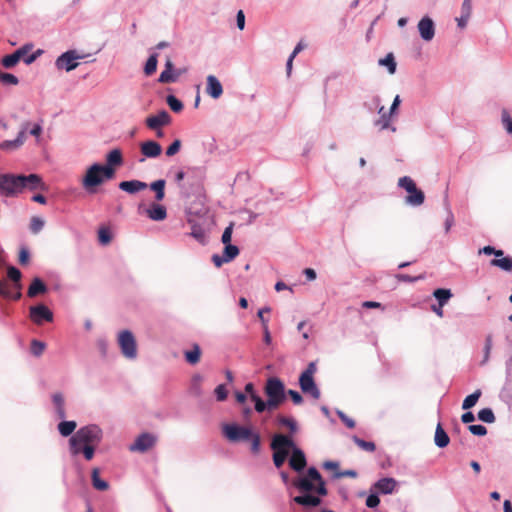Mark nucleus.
I'll return each mask as SVG.
<instances>
[{
	"label": "nucleus",
	"mask_w": 512,
	"mask_h": 512,
	"mask_svg": "<svg viewBox=\"0 0 512 512\" xmlns=\"http://www.w3.org/2000/svg\"><path fill=\"white\" fill-rule=\"evenodd\" d=\"M277 420L280 425L287 427L291 432L296 431L297 424L294 419L279 415Z\"/></svg>",
	"instance_id": "obj_49"
},
{
	"label": "nucleus",
	"mask_w": 512,
	"mask_h": 512,
	"mask_svg": "<svg viewBox=\"0 0 512 512\" xmlns=\"http://www.w3.org/2000/svg\"><path fill=\"white\" fill-rule=\"evenodd\" d=\"M80 58L81 56L75 50H69L57 58L55 65L58 69H64L69 72L78 66L77 60Z\"/></svg>",
	"instance_id": "obj_10"
},
{
	"label": "nucleus",
	"mask_w": 512,
	"mask_h": 512,
	"mask_svg": "<svg viewBox=\"0 0 512 512\" xmlns=\"http://www.w3.org/2000/svg\"><path fill=\"white\" fill-rule=\"evenodd\" d=\"M123 164L122 152L120 149L111 150L106 156V164L103 167L115 169Z\"/></svg>",
	"instance_id": "obj_25"
},
{
	"label": "nucleus",
	"mask_w": 512,
	"mask_h": 512,
	"mask_svg": "<svg viewBox=\"0 0 512 512\" xmlns=\"http://www.w3.org/2000/svg\"><path fill=\"white\" fill-rule=\"evenodd\" d=\"M7 276L8 278L13 282V286L17 289V292L13 295L11 293V299L13 300H19L22 296L20 289H21V278L22 274L19 269H17L14 266H9L7 268Z\"/></svg>",
	"instance_id": "obj_17"
},
{
	"label": "nucleus",
	"mask_w": 512,
	"mask_h": 512,
	"mask_svg": "<svg viewBox=\"0 0 512 512\" xmlns=\"http://www.w3.org/2000/svg\"><path fill=\"white\" fill-rule=\"evenodd\" d=\"M76 426L77 424L75 421H62L58 424V430L62 436L67 437L74 432Z\"/></svg>",
	"instance_id": "obj_37"
},
{
	"label": "nucleus",
	"mask_w": 512,
	"mask_h": 512,
	"mask_svg": "<svg viewBox=\"0 0 512 512\" xmlns=\"http://www.w3.org/2000/svg\"><path fill=\"white\" fill-rule=\"evenodd\" d=\"M146 214L153 221H162L167 217V210L163 205L152 203Z\"/></svg>",
	"instance_id": "obj_23"
},
{
	"label": "nucleus",
	"mask_w": 512,
	"mask_h": 512,
	"mask_svg": "<svg viewBox=\"0 0 512 512\" xmlns=\"http://www.w3.org/2000/svg\"><path fill=\"white\" fill-rule=\"evenodd\" d=\"M490 264L507 272L512 271V257L509 256L493 259Z\"/></svg>",
	"instance_id": "obj_36"
},
{
	"label": "nucleus",
	"mask_w": 512,
	"mask_h": 512,
	"mask_svg": "<svg viewBox=\"0 0 512 512\" xmlns=\"http://www.w3.org/2000/svg\"><path fill=\"white\" fill-rule=\"evenodd\" d=\"M99 473L100 472L98 468H94L92 470V485L96 490L106 491L109 488V485L106 481L99 477Z\"/></svg>",
	"instance_id": "obj_35"
},
{
	"label": "nucleus",
	"mask_w": 512,
	"mask_h": 512,
	"mask_svg": "<svg viewBox=\"0 0 512 512\" xmlns=\"http://www.w3.org/2000/svg\"><path fill=\"white\" fill-rule=\"evenodd\" d=\"M29 260H30V254H29L28 249L21 248L19 251V257H18L19 263L21 265H27L29 263Z\"/></svg>",
	"instance_id": "obj_60"
},
{
	"label": "nucleus",
	"mask_w": 512,
	"mask_h": 512,
	"mask_svg": "<svg viewBox=\"0 0 512 512\" xmlns=\"http://www.w3.org/2000/svg\"><path fill=\"white\" fill-rule=\"evenodd\" d=\"M293 501L299 505L309 507H316L321 503V499L319 497L310 494L296 496L293 498Z\"/></svg>",
	"instance_id": "obj_27"
},
{
	"label": "nucleus",
	"mask_w": 512,
	"mask_h": 512,
	"mask_svg": "<svg viewBox=\"0 0 512 512\" xmlns=\"http://www.w3.org/2000/svg\"><path fill=\"white\" fill-rule=\"evenodd\" d=\"M156 437L150 433H142L130 446L131 451L146 452L156 444Z\"/></svg>",
	"instance_id": "obj_12"
},
{
	"label": "nucleus",
	"mask_w": 512,
	"mask_h": 512,
	"mask_svg": "<svg viewBox=\"0 0 512 512\" xmlns=\"http://www.w3.org/2000/svg\"><path fill=\"white\" fill-rule=\"evenodd\" d=\"M316 371L315 362H310L299 377V385L303 393L310 394L314 399H319L321 393L314 381Z\"/></svg>",
	"instance_id": "obj_6"
},
{
	"label": "nucleus",
	"mask_w": 512,
	"mask_h": 512,
	"mask_svg": "<svg viewBox=\"0 0 512 512\" xmlns=\"http://www.w3.org/2000/svg\"><path fill=\"white\" fill-rule=\"evenodd\" d=\"M502 124L507 132L512 134V117L505 110L502 112Z\"/></svg>",
	"instance_id": "obj_53"
},
{
	"label": "nucleus",
	"mask_w": 512,
	"mask_h": 512,
	"mask_svg": "<svg viewBox=\"0 0 512 512\" xmlns=\"http://www.w3.org/2000/svg\"><path fill=\"white\" fill-rule=\"evenodd\" d=\"M115 177V169L103 167V165L95 163L88 167L85 175L82 178V187L88 193H95L96 188L103 184L106 180H111Z\"/></svg>",
	"instance_id": "obj_2"
},
{
	"label": "nucleus",
	"mask_w": 512,
	"mask_h": 512,
	"mask_svg": "<svg viewBox=\"0 0 512 512\" xmlns=\"http://www.w3.org/2000/svg\"><path fill=\"white\" fill-rule=\"evenodd\" d=\"M102 430L99 426L91 424L81 427L69 439V451L71 455L83 454L87 461L93 459L96 447L102 440Z\"/></svg>",
	"instance_id": "obj_1"
},
{
	"label": "nucleus",
	"mask_w": 512,
	"mask_h": 512,
	"mask_svg": "<svg viewBox=\"0 0 512 512\" xmlns=\"http://www.w3.org/2000/svg\"><path fill=\"white\" fill-rule=\"evenodd\" d=\"M44 224H45V222L43 219H41L40 217L34 216L31 218L29 227L33 234H37L43 229Z\"/></svg>",
	"instance_id": "obj_47"
},
{
	"label": "nucleus",
	"mask_w": 512,
	"mask_h": 512,
	"mask_svg": "<svg viewBox=\"0 0 512 512\" xmlns=\"http://www.w3.org/2000/svg\"><path fill=\"white\" fill-rule=\"evenodd\" d=\"M48 291V288L46 284L38 277H35L28 290H27V296L30 298H35L40 294H44Z\"/></svg>",
	"instance_id": "obj_24"
},
{
	"label": "nucleus",
	"mask_w": 512,
	"mask_h": 512,
	"mask_svg": "<svg viewBox=\"0 0 512 512\" xmlns=\"http://www.w3.org/2000/svg\"><path fill=\"white\" fill-rule=\"evenodd\" d=\"M0 296L9 298L11 297V292L9 290V284L7 280H0Z\"/></svg>",
	"instance_id": "obj_61"
},
{
	"label": "nucleus",
	"mask_w": 512,
	"mask_h": 512,
	"mask_svg": "<svg viewBox=\"0 0 512 512\" xmlns=\"http://www.w3.org/2000/svg\"><path fill=\"white\" fill-rule=\"evenodd\" d=\"M23 191L22 175H0V193L6 197L14 196Z\"/></svg>",
	"instance_id": "obj_8"
},
{
	"label": "nucleus",
	"mask_w": 512,
	"mask_h": 512,
	"mask_svg": "<svg viewBox=\"0 0 512 512\" xmlns=\"http://www.w3.org/2000/svg\"><path fill=\"white\" fill-rule=\"evenodd\" d=\"M379 65L386 66L390 74L396 72V61L393 53H388L385 58L379 60Z\"/></svg>",
	"instance_id": "obj_38"
},
{
	"label": "nucleus",
	"mask_w": 512,
	"mask_h": 512,
	"mask_svg": "<svg viewBox=\"0 0 512 512\" xmlns=\"http://www.w3.org/2000/svg\"><path fill=\"white\" fill-rule=\"evenodd\" d=\"M25 132H26V130L23 129L19 132V134L15 140H12V141L7 140V141L2 142L0 144V148L7 150V149H16V148L20 147L21 145H23V143L26 140Z\"/></svg>",
	"instance_id": "obj_31"
},
{
	"label": "nucleus",
	"mask_w": 512,
	"mask_h": 512,
	"mask_svg": "<svg viewBox=\"0 0 512 512\" xmlns=\"http://www.w3.org/2000/svg\"><path fill=\"white\" fill-rule=\"evenodd\" d=\"M491 349H492V337L487 336L486 340H485L484 359H483L482 363H486L488 361Z\"/></svg>",
	"instance_id": "obj_58"
},
{
	"label": "nucleus",
	"mask_w": 512,
	"mask_h": 512,
	"mask_svg": "<svg viewBox=\"0 0 512 512\" xmlns=\"http://www.w3.org/2000/svg\"><path fill=\"white\" fill-rule=\"evenodd\" d=\"M29 312L31 320L37 325H41L44 321L51 322L53 320V313L44 304L30 307Z\"/></svg>",
	"instance_id": "obj_11"
},
{
	"label": "nucleus",
	"mask_w": 512,
	"mask_h": 512,
	"mask_svg": "<svg viewBox=\"0 0 512 512\" xmlns=\"http://www.w3.org/2000/svg\"><path fill=\"white\" fill-rule=\"evenodd\" d=\"M293 485L301 492L316 491V486L313 484V481L307 477H302L298 480H295Z\"/></svg>",
	"instance_id": "obj_34"
},
{
	"label": "nucleus",
	"mask_w": 512,
	"mask_h": 512,
	"mask_svg": "<svg viewBox=\"0 0 512 512\" xmlns=\"http://www.w3.org/2000/svg\"><path fill=\"white\" fill-rule=\"evenodd\" d=\"M293 446L294 441L291 437L283 434L273 436L270 447L273 450V462L277 468L284 464Z\"/></svg>",
	"instance_id": "obj_4"
},
{
	"label": "nucleus",
	"mask_w": 512,
	"mask_h": 512,
	"mask_svg": "<svg viewBox=\"0 0 512 512\" xmlns=\"http://www.w3.org/2000/svg\"><path fill=\"white\" fill-rule=\"evenodd\" d=\"M157 69V54H152L144 67V72L146 75L150 76L152 75Z\"/></svg>",
	"instance_id": "obj_44"
},
{
	"label": "nucleus",
	"mask_w": 512,
	"mask_h": 512,
	"mask_svg": "<svg viewBox=\"0 0 512 512\" xmlns=\"http://www.w3.org/2000/svg\"><path fill=\"white\" fill-rule=\"evenodd\" d=\"M434 441L439 448L446 447L450 442L448 434L445 432L440 423L436 427Z\"/></svg>",
	"instance_id": "obj_30"
},
{
	"label": "nucleus",
	"mask_w": 512,
	"mask_h": 512,
	"mask_svg": "<svg viewBox=\"0 0 512 512\" xmlns=\"http://www.w3.org/2000/svg\"><path fill=\"white\" fill-rule=\"evenodd\" d=\"M148 185L140 180L122 181L119 183V188L130 194H134L145 190Z\"/></svg>",
	"instance_id": "obj_22"
},
{
	"label": "nucleus",
	"mask_w": 512,
	"mask_h": 512,
	"mask_svg": "<svg viewBox=\"0 0 512 512\" xmlns=\"http://www.w3.org/2000/svg\"><path fill=\"white\" fill-rule=\"evenodd\" d=\"M433 296L440 306H445L453 295L450 289L438 288L433 292Z\"/></svg>",
	"instance_id": "obj_33"
},
{
	"label": "nucleus",
	"mask_w": 512,
	"mask_h": 512,
	"mask_svg": "<svg viewBox=\"0 0 512 512\" xmlns=\"http://www.w3.org/2000/svg\"><path fill=\"white\" fill-rule=\"evenodd\" d=\"M374 487L377 491L388 494L395 489L396 481L393 478H382L375 483Z\"/></svg>",
	"instance_id": "obj_26"
},
{
	"label": "nucleus",
	"mask_w": 512,
	"mask_h": 512,
	"mask_svg": "<svg viewBox=\"0 0 512 512\" xmlns=\"http://www.w3.org/2000/svg\"><path fill=\"white\" fill-rule=\"evenodd\" d=\"M353 442L362 450L367 452H374L376 449L375 443L371 441H365L357 436L352 437Z\"/></svg>",
	"instance_id": "obj_41"
},
{
	"label": "nucleus",
	"mask_w": 512,
	"mask_h": 512,
	"mask_svg": "<svg viewBox=\"0 0 512 512\" xmlns=\"http://www.w3.org/2000/svg\"><path fill=\"white\" fill-rule=\"evenodd\" d=\"M53 403L56 406L57 415L59 418L64 419L66 417L64 398L60 393L53 395Z\"/></svg>",
	"instance_id": "obj_39"
},
{
	"label": "nucleus",
	"mask_w": 512,
	"mask_h": 512,
	"mask_svg": "<svg viewBox=\"0 0 512 512\" xmlns=\"http://www.w3.org/2000/svg\"><path fill=\"white\" fill-rule=\"evenodd\" d=\"M239 254V249L237 246L235 245H232V244H226L225 245V248H224V251H223V255L225 257L224 260L226 261H232L235 257H237Z\"/></svg>",
	"instance_id": "obj_43"
},
{
	"label": "nucleus",
	"mask_w": 512,
	"mask_h": 512,
	"mask_svg": "<svg viewBox=\"0 0 512 512\" xmlns=\"http://www.w3.org/2000/svg\"><path fill=\"white\" fill-rule=\"evenodd\" d=\"M118 344L126 358L134 359L137 356L136 340L130 331L124 330L119 333Z\"/></svg>",
	"instance_id": "obj_9"
},
{
	"label": "nucleus",
	"mask_w": 512,
	"mask_h": 512,
	"mask_svg": "<svg viewBox=\"0 0 512 512\" xmlns=\"http://www.w3.org/2000/svg\"><path fill=\"white\" fill-rule=\"evenodd\" d=\"M307 478H309L311 481L316 482V492L321 495L325 496L327 495V489L325 487V482L322 479L321 474L315 467H310L307 471Z\"/></svg>",
	"instance_id": "obj_21"
},
{
	"label": "nucleus",
	"mask_w": 512,
	"mask_h": 512,
	"mask_svg": "<svg viewBox=\"0 0 512 512\" xmlns=\"http://www.w3.org/2000/svg\"><path fill=\"white\" fill-rule=\"evenodd\" d=\"M252 401L255 403V410L258 413H262L268 408V401L264 402L258 395H253Z\"/></svg>",
	"instance_id": "obj_52"
},
{
	"label": "nucleus",
	"mask_w": 512,
	"mask_h": 512,
	"mask_svg": "<svg viewBox=\"0 0 512 512\" xmlns=\"http://www.w3.org/2000/svg\"><path fill=\"white\" fill-rule=\"evenodd\" d=\"M45 348H46V345L44 342H41L36 339L31 341L30 350L34 356H36V357L41 356L43 354Z\"/></svg>",
	"instance_id": "obj_45"
},
{
	"label": "nucleus",
	"mask_w": 512,
	"mask_h": 512,
	"mask_svg": "<svg viewBox=\"0 0 512 512\" xmlns=\"http://www.w3.org/2000/svg\"><path fill=\"white\" fill-rule=\"evenodd\" d=\"M22 188L29 190L46 191L47 185L42 181V178L37 174H30L28 176L22 175Z\"/></svg>",
	"instance_id": "obj_14"
},
{
	"label": "nucleus",
	"mask_w": 512,
	"mask_h": 512,
	"mask_svg": "<svg viewBox=\"0 0 512 512\" xmlns=\"http://www.w3.org/2000/svg\"><path fill=\"white\" fill-rule=\"evenodd\" d=\"M480 396H481L480 390H476L472 394L468 395L462 403V409L467 410V409H470L473 406H475V404L479 400Z\"/></svg>",
	"instance_id": "obj_40"
},
{
	"label": "nucleus",
	"mask_w": 512,
	"mask_h": 512,
	"mask_svg": "<svg viewBox=\"0 0 512 512\" xmlns=\"http://www.w3.org/2000/svg\"><path fill=\"white\" fill-rule=\"evenodd\" d=\"M145 122L148 128L156 130L161 126L168 125L171 122V117L167 111L162 110L157 115L147 117Z\"/></svg>",
	"instance_id": "obj_15"
},
{
	"label": "nucleus",
	"mask_w": 512,
	"mask_h": 512,
	"mask_svg": "<svg viewBox=\"0 0 512 512\" xmlns=\"http://www.w3.org/2000/svg\"><path fill=\"white\" fill-rule=\"evenodd\" d=\"M398 185L408 193L405 199L407 204L411 206H420L424 203V192L417 188L416 183L412 178L408 176L401 177L398 181Z\"/></svg>",
	"instance_id": "obj_7"
},
{
	"label": "nucleus",
	"mask_w": 512,
	"mask_h": 512,
	"mask_svg": "<svg viewBox=\"0 0 512 512\" xmlns=\"http://www.w3.org/2000/svg\"><path fill=\"white\" fill-rule=\"evenodd\" d=\"M288 395L291 397L292 401L296 405H300L303 402V397L298 391L295 390H288Z\"/></svg>",
	"instance_id": "obj_64"
},
{
	"label": "nucleus",
	"mask_w": 512,
	"mask_h": 512,
	"mask_svg": "<svg viewBox=\"0 0 512 512\" xmlns=\"http://www.w3.org/2000/svg\"><path fill=\"white\" fill-rule=\"evenodd\" d=\"M181 148V141L176 139L166 150V155L171 157L179 152Z\"/></svg>",
	"instance_id": "obj_56"
},
{
	"label": "nucleus",
	"mask_w": 512,
	"mask_h": 512,
	"mask_svg": "<svg viewBox=\"0 0 512 512\" xmlns=\"http://www.w3.org/2000/svg\"><path fill=\"white\" fill-rule=\"evenodd\" d=\"M174 65L170 59L166 61L165 69L159 76V82L161 83H172L176 80V76L173 74Z\"/></svg>",
	"instance_id": "obj_29"
},
{
	"label": "nucleus",
	"mask_w": 512,
	"mask_h": 512,
	"mask_svg": "<svg viewBox=\"0 0 512 512\" xmlns=\"http://www.w3.org/2000/svg\"><path fill=\"white\" fill-rule=\"evenodd\" d=\"M338 416L348 428L352 429L355 427V421L352 418L348 417L345 413L338 412Z\"/></svg>",
	"instance_id": "obj_62"
},
{
	"label": "nucleus",
	"mask_w": 512,
	"mask_h": 512,
	"mask_svg": "<svg viewBox=\"0 0 512 512\" xmlns=\"http://www.w3.org/2000/svg\"><path fill=\"white\" fill-rule=\"evenodd\" d=\"M379 503L380 499L376 494H370L366 499V506L369 508H375Z\"/></svg>",
	"instance_id": "obj_63"
},
{
	"label": "nucleus",
	"mask_w": 512,
	"mask_h": 512,
	"mask_svg": "<svg viewBox=\"0 0 512 512\" xmlns=\"http://www.w3.org/2000/svg\"><path fill=\"white\" fill-rule=\"evenodd\" d=\"M33 49V44L28 43L20 47L15 51V54L19 55V59L22 60L25 64H31L33 63L41 54L42 50H37L34 53H30Z\"/></svg>",
	"instance_id": "obj_16"
},
{
	"label": "nucleus",
	"mask_w": 512,
	"mask_h": 512,
	"mask_svg": "<svg viewBox=\"0 0 512 512\" xmlns=\"http://www.w3.org/2000/svg\"><path fill=\"white\" fill-rule=\"evenodd\" d=\"M0 82L7 85H17L19 80L15 75L0 70Z\"/></svg>",
	"instance_id": "obj_51"
},
{
	"label": "nucleus",
	"mask_w": 512,
	"mask_h": 512,
	"mask_svg": "<svg viewBox=\"0 0 512 512\" xmlns=\"http://www.w3.org/2000/svg\"><path fill=\"white\" fill-rule=\"evenodd\" d=\"M291 450L292 455L289 459L290 467L295 471H302L307 465L303 451L300 450L299 448H295L294 446Z\"/></svg>",
	"instance_id": "obj_19"
},
{
	"label": "nucleus",
	"mask_w": 512,
	"mask_h": 512,
	"mask_svg": "<svg viewBox=\"0 0 512 512\" xmlns=\"http://www.w3.org/2000/svg\"><path fill=\"white\" fill-rule=\"evenodd\" d=\"M191 236L201 243H204L205 241V234L203 230L198 226H193Z\"/></svg>",
	"instance_id": "obj_59"
},
{
	"label": "nucleus",
	"mask_w": 512,
	"mask_h": 512,
	"mask_svg": "<svg viewBox=\"0 0 512 512\" xmlns=\"http://www.w3.org/2000/svg\"><path fill=\"white\" fill-rule=\"evenodd\" d=\"M468 429L472 434L477 436H485L487 434V429L483 425H470Z\"/></svg>",
	"instance_id": "obj_57"
},
{
	"label": "nucleus",
	"mask_w": 512,
	"mask_h": 512,
	"mask_svg": "<svg viewBox=\"0 0 512 512\" xmlns=\"http://www.w3.org/2000/svg\"><path fill=\"white\" fill-rule=\"evenodd\" d=\"M99 242L103 245H107L111 242L112 236L108 228L102 227L98 231Z\"/></svg>",
	"instance_id": "obj_50"
},
{
	"label": "nucleus",
	"mask_w": 512,
	"mask_h": 512,
	"mask_svg": "<svg viewBox=\"0 0 512 512\" xmlns=\"http://www.w3.org/2000/svg\"><path fill=\"white\" fill-rule=\"evenodd\" d=\"M201 354H202V352H201L200 346L198 344L194 343L192 345L191 350H186L184 352V357H185V360L187 363H189L191 365H196L200 361Z\"/></svg>",
	"instance_id": "obj_28"
},
{
	"label": "nucleus",
	"mask_w": 512,
	"mask_h": 512,
	"mask_svg": "<svg viewBox=\"0 0 512 512\" xmlns=\"http://www.w3.org/2000/svg\"><path fill=\"white\" fill-rule=\"evenodd\" d=\"M165 186L166 181L164 179H159L150 184V189L155 191V199L157 201H162L165 197Z\"/></svg>",
	"instance_id": "obj_32"
},
{
	"label": "nucleus",
	"mask_w": 512,
	"mask_h": 512,
	"mask_svg": "<svg viewBox=\"0 0 512 512\" xmlns=\"http://www.w3.org/2000/svg\"><path fill=\"white\" fill-rule=\"evenodd\" d=\"M264 392L268 400V409L278 408L285 400V386L277 377L267 379Z\"/></svg>",
	"instance_id": "obj_5"
},
{
	"label": "nucleus",
	"mask_w": 512,
	"mask_h": 512,
	"mask_svg": "<svg viewBox=\"0 0 512 512\" xmlns=\"http://www.w3.org/2000/svg\"><path fill=\"white\" fill-rule=\"evenodd\" d=\"M233 227L234 223H230L229 226H227L222 234L221 241L223 244H230L232 233H233Z\"/></svg>",
	"instance_id": "obj_54"
},
{
	"label": "nucleus",
	"mask_w": 512,
	"mask_h": 512,
	"mask_svg": "<svg viewBox=\"0 0 512 512\" xmlns=\"http://www.w3.org/2000/svg\"><path fill=\"white\" fill-rule=\"evenodd\" d=\"M19 61H20L19 55L15 54V52H14L12 54L4 56L1 59V64L3 67L10 69V68H13L14 66H16L19 63Z\"/></svg>",
	"instance_id": "obj_42"
},
{
	"label": "nucleus",
	"mask_w": 512,
	"mask_h": 512,
	"mask_svg": "<svg viewBox=\"0 0 512 512\" xmlns=\"http://www.w3.org/2000/svg\"><path fill=\"white\" fill-rule=\"evenodd\" d=\"M214 392L218 401L226 400L228 392L224 384L218 385Z\"/></svg>",
	"instance_id": "obj_55"
},
{
	"label": "nucleus",
	"mask_w": 512,
	"mask_h": 512,
	"mask_svg": "<svg viewBox=\"0 0 512 512\" xmlns=\"http://www.w3.org/2000/svg\"><path fill=\"white\" fill-rule=\"evenodd\" d=\"M225 437L232 442L251 440V451L257 454L260 451L261 438L258 433H253L248 427L227 424L223 427Z\"/></svg>",
	"instance_id": "obj_3"
},
{
	"label": "nucleus",
	"mask_w": 512,
	"mask_h": 512,
	"mask_svg": "<svg viewBox=\"0 0 512 512\" xmlns=\"http://www.w3.org/2000/svg\"><path fill=\"white\" fill-rule=\"evenodd\" d=\"M166 102L169 105L170 109L174 112H180L183 109L182 102L173 95L167 96Z\"/></svg>",
	"instance_id": "obj_48"
},
{
	"label": "nucleus",
	"mask_w": 512,
	"mask_h": 512,
	"mask_svg": "<svg viewBox=\"0 0 512 512\" xmlns=\"http://www.w3.org/2000/svg\"><path fill=\"white\" fill-rule=\"evenodd\" d=\"M418 31L420 33L421 38L424 41H431L435 35V25L433 20L425 16L418 23Z\"/></svg>",
	"instance_id": "obj_13"
},
{
	"label": "nucleus",
	"mask_w": 512,
	"mask_h": 512,
	"mask_svg": "<svg viewBox=\"0 0 512 512\" xmlns=\"http://www.w3.org/2000/svg\"><path fill=\"white\" fill-rule=\"evenodd\" d=\"M206 92L214 99H218L223 94V87L220 81L214 75L207 76Z\"/></svg>",
	"instance_id": "obj_20"
},
{
	"label": "nucleus",
	"mask_w": 512,
	"mask_h": 512,
	"mask_svg": "<svg viewBox=\"0 0 512 512\" xmlns=\"http://www.w3.org/2000/svg\"><path fill=\"white\" fill-rule=\"evenodd\" d=\"M140 150L143 156L156 158L161 155L162 147L158 142L149 140L140 144Z\"/></svg>",
	"instance_id": "obj_18"
},
{
	"label": "nucleus",
	"mask_w": 512,
	"mask_h": 512,
	"mask_svg": "<svg viewBox=\"0 0 512 512\" xmlns=\"http://www.w3.org/2000/svg\"><path fill=\"white\" fill-rule=\"evenodd\" d=\"M478 418L485 423H493L495 421V415L490 408L481 409L478 412Z\"/></svg>",
	"instance_id": "obj_46"
}]
</instances>
